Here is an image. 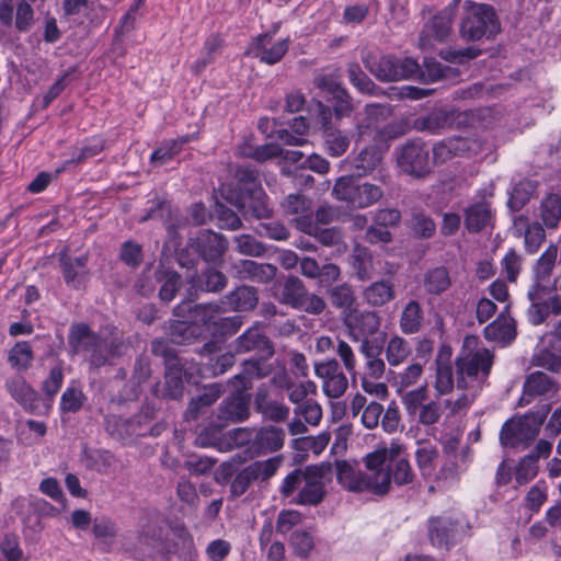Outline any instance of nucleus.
<instances>
[{
    "instance_id": "nucleus-23",
    "label": "nucleus",
    "mask_w": 561,
    "mask_h": 561,
    "mask_svg": "<svg viewBox=\"0 0 561 561\" xmlns=\"http://www.w3.org/2000/svg\"><path fill=\"white\" fill-rule=\"evenodd\" d=\"M424 374V366L420 363H411L401 371H391L389 381L396 389L397 394L401 397L403 402V394L410 391L409 389L420 381Z\"/></svg>"
},
{
    "instance_id": "nucleus-47",
    "label": "nucleus",
    "mask_w": 561,
    "mask_h": 561,
    "mask_svg": "<svg viewBox=\"0 0 561 561\" xmlns=\"http://www.w3.org/2000/svg\"><path fill=\"white\" fill-rule=\"evenodd\" d=\"M230 305L237 310L253 309L259 300L256 290L253 287H239L229 297Z\"/></svg>"
},
{
    "instance_id": "nucleus-44",
    "label": "nucleus",
    "mask_w": 561,
    "mask_h": 561,
    "mask_svg": "<svg viewBox=\"0 0 561 561\" xmlns=\"http://www.w3.org/2000/svg\"><path fill=\"white\" fill-rule=\"evenodd\" d=\"M450 284L449 274L444 267H437L430 271L424 279L426 291L434 295H438L447 290Z\"/></svg>"
},
{
    "instance_id": "nucleus-17",
    "label": "nucleus",
    "mask_w": 561,
    "mask_h": 561,
    "mask_svg": "<svg viewBox=\"0 0 561 561\" xmlns=\"http://www.w3.org/2000/svg\"><path fill=\"white\" fill-rule=\"evenodd\" d=\"M87 262L85 255L71 257L66 252L60 254L61 272L68 287L80 289L87 284L90 276Z\"/></svg>"
},
{
    "instance_id": "nucleus-2",
    "label": "nucleus",
    "mask_w": 561,
    "mask_h": 561,
    "mask_svg": "<svg viewBox=\"0 0 561 561\" xmlns=\"http://www.w3.org/2000/svg\"><path fill=\"white\" fill-rule=\"evenodd\" d=\"M331 473V466L324 463L296 469L285 477L279 492L293 504L316 506L327 494L325 483Z\"/></svg>"
},
{
    "instance_id": "nucleus-41",
    "label": "nucleus",
    "mask_w": 561,
    "mask_h": 561,
    "mask_svg": "<svg viewBox=\"0 0 561 561\" xmlns=\"http://www.w3.org/2000/svg\"><path fill=\"white\" fill-rule=\"evenodd\" d=\"M283 458L275 456L262 461H254L247 466L249 474L254 481H265L273 477L282 465Z\"/></svg>"
},
{
    "instance_id": "nucleus-22",
    "label": "nucleus",
    "mask_w": 561,
    "mask_h": 561,
    "mask_svg": "<svg viewBox=\"0 0 561 561\" xmlns=\"http://www.w3.org/2000/svg\"><path fill=\"white\" fill-rule=\"evenodd\" d=\"M240 278L256 283H267L276 276L277 268L272 264H260L252 260H241L233 265Z\"/></svg>"
},
{
    "instance_id": "nucleus-13",
    "label": "nucleus",
    "mask_w": 561,
    "mask_h": 561,
    "mask_svg": "<svg viewBox=\"0 0 561 561\" xmlns=\"http://www.w3.org/2000/svg\"><path fill=\"white\" fill-rule=\"evenodd\" d=\"M539 425L533 417L507 421L501 430L500 440L504 446L527 444L539 433Z\"/></svg>"
},
{
    "instance_id": "nucleus-27",
    "label": "nucleus",
    "mask_w": 561,
    "mask_h": 561,
    "mask_svg": "<svg viewBox=\"0 0 561 561\" xmlns=\"http://www.w3.org/2000/svg\"><path fill=\"white\" fill-rule=\"evenodd\" d=\"M236 350L240 353L259 350L267 353L268 355L273 354V350L267 337L262 333L259 327L250 328L239 336L236 340Z\"/></svg>"
},
{
    "instance_id": "nucleus-56",
    "label": "nucleus",
    "mask_w": 561,
    "mask_h": 561,
    "mask_svg": "<svg viewBox=\"0 0 561 561\" xmlns=\"http://www.w3.org/2000/svg\"><path fill=\"white\" fill-rule=\"evenodd\" d=\"M34 22V11L32 7L21 1L16 7L14 25L20 32H27L32 27Z\"/></svg>"
},
{
    "instance_id": "nucleus-59",
    "label": "nucleus",
    "mask_w": 561,
    "mask_h": 561,
    "mask_svg": "<svg viewBox=\"0 0 561 561\" xmlns=\"http://www.w3.org/2000/svg\"><path fill=\"white\" fill-rule=\"evenodd\" d=\"M92 533L98 539L112 540L117 535V528L115 523L108 518H95L93 520Z\"/></svg>"
},
{
    "instance_id": "nucleus-43",
    "label": "nucleus",
    "mask_w": 561,
    "mask_h": 561,
    "mask_svg": "<svg viewBox=\"0 0 561 561\" xmlns=\"http://www.w3.org/2000/svg\"><path fill=\"white\" fill-rule=\"evenodd\" d=\"M557 255L558 249L556 245H550L546 249L535 267V283L547 284V280L554 267Z\"/></svg>"
},
{
    "instance_id": "nucleus-49",
    "label": "nucleus",
    "mask_w": 561,
    "mask_h": 561,
    "mask_svg": "<svg viewBox=\"0 0 561 561\" xmlns=\"http://www.w3.org/2000/svg\"><path fill=\"white\" fill-rule=\"evenodd\" d=\"M157 278L159 282H162L159 293L160 298L164 301L172 300L180 286V276L174 272L159 271Z\"/></svg>"
},
{
    "instance_id": "nucleus-5",
    "label": "nucleus",
    "mask_w": 561,
    "mask_h": 561,
    "mask_svg": "<svg viewBox=\"0 0 561 561\" xmlns=\"http://www.w3.org/2000/svg\"><path fill=\"white\" fill-rule=\"evenodd\" d=\"M173 550L162 526L150 523L139 531L136 552L142 561H168Z\"/></svg>"
},
{
    "instance_id": "nucleus-15",
    "label": "nucleus",
    "mask_w": 561,
    "mask_h": 561,
    "mask_svg": "<svg viewBox=\"0 0 561 561\" xmlns=\"http://www.w3.org/2000/svg\"><path fill=\"white\" fill-rule=\"evenodd\" d=\"M69 343L76 352L92 351L91 362L93 365L101 366L105 363L106 359L101 355L103 342L93 335L85 324L79 323L71 327Z\"/></svg>"
},
{
    "instance_id": "nucleus-37",
    "label": "nucleus",
    "mask_w": 561,
    "mask_h": 561,
    "mask_svg": "<svg viewBox=\"0 0 561 561\" xmlns=\"http://www.w3.org/2000/svg\"><path fill=\"white\" fill-rule=\"evenodd\" d=\"M515 227L518 229L519 227H525L524 232V243L527 252L535 253L538 251L539 247L543 242L546 238L545 230L542 226L538 222L528 224L526 219L519 217L515 220Z\"/></svg>"
},
{
    "instance_id": "nucleus-54",
    "label": "nucleus",
    "mask_w": 561,
    "mask_h": 561,
    "mask_svg": "<svg viewBox=\"0 0 561 561\" xmlns=\"http://www.w3.org/2000/svg\"><path fill=\"white\" fill-rule=\"evenodd\" d=\"M388 470L394 483L398 485L411 483L414 478L410 462L403 458L396 460L393 466Z\"/></svg>"
},
{
    "instance_id": "nucleus-61",
    "label": "nucleus",
    "mask_w": 561,
    "mask_h": 561,
    "mask_svg": "<svg viewBox=\"0 0 561 561\" xmlns=\"http://www.w3.org/2000/svg\"><path fill=\"white\" fill-rule=\"evenodd\" d=\"M0 550L8 561L21 560L23 552L16 536L7 535L0 541Z\"/></svg>"
},
{
    "instance_id": "nucleus-9",
    "label": "nucleus",
    "mask_w": 561,
    "mask_h": 561,
    "mask_svg": "<svg viewBox=\"0 0 561 561\" xmlns=\"http://www.w3.org/2000/svg\"><path fill=\"white\" fill-rule=\"evenodd\" d=\"M371 73L381 81H399L414 77L419 72V64L412 58L382 57L373 67L367 65Z\"/></svg>"
},
{
    "instance_id": "nucleus-4",
    "label": "nucleus",
    "mask_w": 561,
    "mask_h": 561,
    "mask_svg": "<svg viewBox=\"0 0 561 561\" xmlns=\"http://www.w3.org/2000/svg\"><path fill=\"white\" fill-rule=\"evenodd\" d=\"M333 195L356 208H366L377 203L383 196V190L369 182L357 183L352 178H340L334 187Z\"/></svg>"
},
{
    "instance_id": "nucleus-24",
    "label": "nucleus",
    "mask_w": 561,
    "mask_h": 561,
    "mask_svg": "<svg viewBox=\"0 0 561 561\" xmlns=\"http://www.w3.org/2000/svg\"><path fill=\"white\" fill-rule=\"evenodd\" d=\"M284 439L285 433L282 428L275 426L261 427L255 431L253 448L259 454L273 453L283 447Z\"/></svg>"
},
{
    "instance_id": "nucleus-7",
    "label": "nucleus",
    "mask_w": 561,
    "mask_h": 561,
    "mask_svg": "<svg viewBox=\"0 0 561 561\" xmlns=\"http://www.w3.org/2000/svg\"><path fill=\"white\" fill-rule=\"evenodd\" d=\"M528 298L531 302L528 309V320L531 324L542 323L551 311L554 314L561 313V297L551 294L548 284L534 283L528 289Z\"/></svg>"
},
{
    "instance_id": "nucleus-33",
    "label": "nucleus",
    "mask_w": 561,
    "mask_h": 561,
    "mask_svg": "<svg viewBox=\"0 0 561 561\" xmlns=\"http://www.w3.org/2000/svg\"><path fill=\"white\" fill-rule=\"evenodd\" d=\"M363 296L368 305L381 307L394 298V288L390 280H379L366 287Z\"/></svg>"
},
{
    "instance_id": "nucleus-64",
    "label": "nucleus",
    "mask_w": 561,
    "mask_h": 561,
    "mask_svg": "<svg viewBox=\"0 0 561 561\" xmlns=\"http://www.w3.org/2000/svg\"><path fill=\"white\" fill-rule=\"evenodd\" d=\"M382 412L383 407L380 403L375 401L368 403L362 413V424L368 430L377 427Z\"/></svg>"
},
{
    "instance_id": "nucleus-26",
    "label": "nucleus",
    "mask_w": 561,
    "mask_h": 561,
    "mask_svg": "<svg viewBox=\"0 0 561 561\" xmlns=\"http://www.w3.org/2000/svg\"><path fill=\"white\" fill-rule=\"evenodd\" d=\"M248 416L249 400L241 392L232 394L220 407L219 417L226 422H241Z\"/></svg>"
},
{
    "instance_id": "nucleus-3",
    "label": "nucleus",
    "mask_w": 561,
    "mask_h": 561,
    "mask_svg": "<svg viewBox=\"0 0 561 561\" xmlns=\"http://www.w3.org/2000/svg\"><path fill=\"white\" fill-rule=\"evenodd\" d=\"M466 16L460 24V35L466 41H479L484 35L496 34L500 31L494 9L485 3L465 1Z\"/></svg>"
},
{
    "instance_id": "nucleus-16",
    "label": "nucleus",
    "mask_w": 561,
    "mask_h": 561,
    "mask_svg": "<svg viewBox=\"0 0 561 561\" xmlns=\"http://www.w3.org/2000/svg\"><path fill=\"white\" fill-rule=\"evenodd\" d=\"M344 322L355 341L374 335L380 327V318L377 313L356 309L345 316Z\"/></svg>"
},
{
    "instance_id": "nucleus-19",
    "label": "nucleus",
    "mask_w": 561,
    "mask_h": 561,
    "mask_svg": "<svg viewBox=\"0 0 561 561\" xmlns=\"http://www.w3.org/2000/svg\"><path fill=\"white\" fill-rule=\"evenodd\" d=\"M557 391V383L548 375L541 371H535L530 374L524 382L519 403L529 404L538 397L552 396Z\"/></svg>"
},
{
    "instance_id": "nucleus-31",
    "label": "nucleus",
    "mask_w": 561,
    "mask_h": 561,
    "mask_svg": "<svg viewBox=\"0 0 561 561\" xmlns=\"http://www.w3.org/2000/svg\"><path fill=\"white\" fill-rule=\"evenodd\" d=\"M538 217L548 229H556L561 219V196L549 194L541 199L538 208Z\"/></svg>"
},
{
    "instance_id": "nucleus-6",
    "label": "nucleus",
    "mask_w": 561,
    "mask_h": 561,
    "mask_svg": "<svg viewBox=\"0 0 561 561\" xmlns=\"http://www.w3.org/2000/svg\"><path fill=\"white\" fill-rule=\"evenodd\" d=\"M435 397L439 398L437 394ZM402 404L410 416L416 417L425 426L437 423L442 416V404L438 400H428L426 383L404 393Z\"/></svg>"
},
{
    "instance_id": "nucleus-10",
    "label": "nucleus",
    "mask_w": 561,
    "mask_h": 561,
    "mask_svg": "<svg viewBox=\"0 0 561 561\" xmlns=\"http://www.w3.org/2000/svg\"><path fill=\"white\" fill-rule=\"evenodd\" d=\"M459 2L460 0H454L449 7L426 24L419 43L423 50L431 49L435 43H440L449 36Z\"/></svg>"
},
{
    "instance_id": "nucleus-28",
    "label": "nucleus",
    "mask_w": 561,
    "mask_h": 561,
    "mask_svg": "<svg viewBox=\"0 0 561 561\" xmlns=\"http://www.w3.org/2000/svg\"><path fill=\"white\" fill-rule=\"evenodd\" d=\"M466 227L471 232H478L492 224V211L488 202L482 201L467 208Z\"/></svg>"
},
{
    "instance_id": "nucleus-51",
    "label": "nucleus",
    "mask_w": 561,
    "mask_h": 561,
    "mask_svg": "<svg viewBox=\"0 0 561 561\" xmlns=\"http://www.w3.org/2000/svg\"><path fill=\"white\" fill-rule=\"evenodd\" d=\"M325 144L331 156L340 157L347 150L350 140L341 131L327 128Z\"/></svg>"
},
{
    "instance_id": "nucleus-48",
    "label": "nucleus",
    "mask_w": 561,
    "mask_h": 561,
    "mask_svg": "<svg viewBox=\"0 0 561 561\" xmlns=\"http://www.w3.org/2000/svg\"><path fill=\"white\" fill-rule=\"evenodd\" d=\"M306 294L302 282L297 277H289L284 284L282 301L297 308Z\"/></svg>"
},
{
    "instance_id": "nucleus-35",
    "label": "nucleus",
    "mask_w": 561,
    "mask_h": 561,
    "mask_svg": "<svg viewBox=\"0 0 561 561\" xmlns=\"http://www.w3.org/2000/svg\"><path fill=\"white\" fill-rule=\"evenodd\" d=\"M412 354L410 343L401 336H392L385 350V355L390 366H399L404 363Z\"/></svg>"
},
{
    "instance_id": "nucleus-58",
    "label": "nucleus",
    "mask_w": 561,
    "mask_h": 561,
    "mask_svg": "<svg viewBox=\"0 0 561 561\" xmlns=\"http://www.w3.org/2000/svg\"><path fill=\"white\" fill-rule=\"evenodd\" d=\"M274 381L278 382L282 387L287 388L288 398L293 403L298 405L306 401L305 399L307 398V392L305 388L300 387V385L290 383L285 373H282L279 376H275Z\"/></svg>"
},
{
    "instance_id": "nucleus-38",
    "label": "nucleus",
    "mask_w": 561,
    "mask_h": 561,
    "mask_svg": "<svg viewBox=\"0 0 561 561\" xmlns=\"http://www.w3.org/2000/svg\"><path fill=\"white\" fill-rule=\"evenodd\" d=\"M423 321V310L421 305L415 301H409L400 317V329L405 334H412L420 330Z\"/></svg>"
},
{
    "instance_id": "nucleus-40",
    "label": "nucleus",
    "mask_w": 561,
    "mask_h": 561,
    "mask_svg": "<svg viewBox=\"0 0 561 561\" xmlns=\"http://www.w3.org/2000/svg\"><path fill=\"white\" fill-rule=\"evenodd\" d=\"M417 467L424 477H433L435 473V461L438 458L437 448L430 444H422L415 451Z\"/></svg>"
},
{
    "instance_id": "nucleus-57",
    "label": "nucleus",
    "mask_w": 561,
    "mask_h": 561,
    "mask_svg": "<svg viewBox=\"0 0 561 561\" xmlns=\"http://www.w3.org/2000/svg\"><path fill=\"white\" fill-rule=\"evenodd\" d=\"M351 82L364 93H371L374 90L373 81L362 71L359 65L351 64L347 69Z\"/></svg>"
},
{
    "instance_id": "nucleus-50",
    "label": "nucleus",
    "mask_w": 561,
    "mask_h": 561,
    "mask_svg": "<svg viewBox=\"0 0 561 561\" xmlns=\"http://www.w3.org/2000/svg\"><path fill=\"white\" fill-rule=\"evenodd\" d=\"M294 412L297 415H301L305 419V422L311 426L319 425L322 419V409L320 404L314 400H306L305 402L298 404Z\"/></svg>"
},
{
    "instance_id": "nucleus-18",
    "label": "nucleus",
    "mask_w": 561,
    "mask_h": 561,
    "mask_svg": "<svg viewBox=\"0 0 561 561\" xmlns=\"http://www.w3.org/2000/svg\"><path fill=\"white\" fill-rule=\"evenodd\" d=\"M451 356V348L444 345L437 355L435 360V378L433 381V388L437 397H443L450 393L455 387L454 370L449 363Z\"/></svg>"
},
{
    "instance_id": "nucleus-62",
    "label": "nucleus",
    "mask_w": 561,
    "mask_h": 561,
    "mask_svg": "<svg viewBox=\"0 0 561 561\" xmlns=\"http://www.w3.org/2000/svg\"><path fill=\"white\" fill-rule=\"evenodd\" d=\"M331 301L339 308H350L354 300V293L347 285H340L334 287L330 293Z\"/></svg>"
},
{
    "instance_id": "nucleus-60",
    "label": "nucleus",
    "mask_w": 561,
    "mask_h": 561,
    "mask_svg": "<svg viewBox=\"0 0 561 561\" xmlns=\"http://www.w3.org/2000/svg\"><path fill=\"white\" fill-rule=\"evenodd\" d=\"M237 250L245 255L261 256L264 253V247L249 234H242L236 238Z\"/></svg>"
},
{
    "instance_id": "nucleus-8",
    "label": "nucleus",
    "mask_w": 561,
    "mask_h": 561,
    "mask_svg": "<svg viewBox=\"0 0 561 561\" xmlns=\"http://www.w3.org/2000/svg\"><path fill=\"white\" fill-rule=\"evenodd\" d=\"M397 162L404 173L424 176L431 170L430 149L423 142H409L398 151Z\"/></svg>"
},
{
    "instance_id": "nucleus-25",
    "label": "nucleus",
    "mask_w": 561,
    "mask_h": 561,
    "mask_svg": "<svg viewBox=\"0 0 561 561\" xmlns=\"http://www.w3.org/2000/svg\"><path fill=\"white\" fill-rule=\"evenodd\" d=\"M297 227L299 230L314 236L325 247L336 245L339 250H345V245L342 243V232L336 228L320 229L306 218L298 219Z\"/></svg>"
},
{
    "instance_id": "nucleus-39",
    "label": "nucleus",
    "mask_w": 561,
    "mask_h": 561,
    "mask_svg": "<svg viewBox=\"0 0 561 561\" xmlns=\"http://www.w3.org/2000/svg\"><path fill=\"white\" fill-rule=\"evenodd\" d=\"M33 359L34 354L28 342H18L9 351L8 360L10 365L16 370L21 371L28 369Z\"/></svg>"
},
{
    "instance_id": "nucleus-21",
    "label": "nucleus",
    "mask_w": 561,
    "mask_h": 561,
    "mask_svg": "<svg viewBox=\"0 0 561 561\" xmlns=\"http://www.w3.org/2000/svg\"><path fill=\"white\" fill-rule=\"evenodd\" d=\"M170 536L167 535V540L174 548L171 556L178 554L182 561H196L197 551L193 537L183 525L172 527Z\"/></svg>"
},
{
    "instance_id": "nucleus-20",
    "label": "nucleus",
    "mask_w": 561,
    "mask_h": 561,
    "mask_svg": "<svg viewBox=\"0 0 561 561\" xmlns=\"http://www.w3.org/2000/svg\"><path fill=\"white\" fill-rule=\"evenodd\" d=\"M236 179L240 185L241 193L233 198L227 196L226 198L239 209H243L247 206L248 195L260 196L261 190H259L257 172L251 168H240L236 173Z\"/></svg>"
},
{
    "instance_id": "nucleus-42",
    "label": "nucleus",
    "mask_w": 561,
    "mask_h": 561,
    "mask_svg": "<svg viewBox=\"0 0 561 561\" xmlns=\"http://www.w3.org/2000/svg\"><path fill=\"white\" fill-rule=\"evenodd\" d=\"M190 141V137H182L176 140H168L157 148L150 157L156 165H163L172 160L182 149V146Z\"/></svg>"
},
{
    "instance_id": "nucleus-52",
    "label": "nucleus",
    "mask_w": 561,
    "mask_h": 561,
    "mask_svg": "<svg viewBox=\"0 0 561 561\" xmlns=\"http://www.w3.org/2000/svg\"><path fill=\"white\" fill-rule=\"evenodd\" d=\"M538 473L537 457L527 456L517 466L515 479L518 484H526Z\"/></svg>"
},
{
    "instance_id": "nucleus-63",
    "label": "nucleus",
    "mask_w": 561,
    "mask_h": 561,
    "mask_svg": "<svg viewBox=\"0 0 561 561\" xmlns=\"http://www.w3.org/2000/svg\"><path fill=\"white\" fill-rule=\"evenodd\" d=\"M165 396L172 399L181 397L183 381L179 369L170 368L165 374Z\"/></svg>"
},
{
    "instance_id": "nucleus-30",
    "label": "nucleus",
    "mask_w": 561,
    "mask_h": 561,
    "mask_svg": "<svg viewBox=\"0 0 561 561\" xmlns=\"http://www.w3.org/2000/svg\"><path fill=\"white\" fill-rule=\"evenodd\" d=\"M515 335L516 329L514 320L502 314L484 328V336L489 341L511 342Z\"/></svg>"
},
{
    "instance_id": "nucleus-55",
    "label": "nucleus",
    "mask_w": 561,
    "mask_h": 561,
    "mask_svg": "<svg viewBox=\"0 0 561 561\" xmlns=\"http://www.w3.org/2000/svg\"><path fill=\"white\" fill-rule=\"evenodd\" d=\"M531 363L535 366L558 373L561 370V355L549 350H541L533 356Z\"/></svg>"
},
{
    "instance_id": "nucleus-46",
    "label": "nucleus",
    "mask_w": 561,
    "mask_h": 561,
    "mask_svg": "<svg viewBox=\"0 0 561 561\" xmlns=\"http://www.w3.org/2000/svg\"><path fill=\"white\" fill-rule=\"evenodd\" d=\"M289 545L296 557L307 559L314 548L313 536L306 530H296L290 536Z\"/></svg>"
},
{
    "instance_id": "nucleus-29",
    "label": "nucleus",
    "mask_w": 561,
    "mask_h": 561,
    "mask_svg": "<svg viewBox=\"0 0 561 561\" xmlns=\"http://www.w3.org/2000/svg\"><path fill=\"white\" fill-rule=\"evenodd\" d=\"M363 491L374 494H387L391 486V476L388 469H375L362 472Z\"/></svg>"
},
{
    "instance_id": "nucleus-45",
    "label": "nucleus",
    "mask_w": 561,
    "mask_h": 561,
    "mask_svg": "<svg viewBox=\"0 0 561 561\" xmlns=\"http://www.w3.org/2000/svg\"><path fill=\"white\" fill-rule=\"evenodd\" d=\"M202 252L208 260H215L227 249L224 238L215 232L207 231L201 238Z\"/></svg>"
},
{
    "instance_id": "nucleus-14",
    "label": "nucleus",
    "mask_w": 561,
    "mask_h": 561,
    "mask_svg": "<svg viewBox=\"0 0 561 561\" xmlns=\"http://www.w3.org/2000/svg\"><path fill=\"white\" fill-rule=\"evenodd\" d=\"M288 46L289 41L287 38L273 42L270 34H263L252 42L247 54L259 58L262 62L274 65L284 57Z\"/></svg>"
},
{
    "instance_id": "nucleus-11",
    "label": "nucleus",
    "mask_w": 561,
    "mask_h": 561,
    "mask_svg": "<svg viewBox=\"0 0 561 561\" xmlns=\"http://www.w3.org/2000/svg\"><path fill=\"white\" fill-rule=\"evenodd\" d=\"M5 389L26 412L32 414H45L49 411L50 404L42 403V399L26 380L21 376L11 377L5 380Z\"/></svg>"
},
{
    "instance_id": "nucleus-34",
    "label": "nucleus",
    "mask_w": 561,
    "mask_h": 561,
    "mask_svg": "<svg viewBox=\"0 0 561 561\" xmlns=\"http://www.w3.org/2000/svg\"><path fill=\"white\" fill-rule=\"evenodd\" d=\"M382 161L381 152L377 148H365L353 161L357 176H365L377 170Z\"/></svg>"
},
{
    "instance_id": "nucleus-53",
    "label": "nucleus",
    "mask_w": 561,
    "mask_h": 561,
    "mask_svg": "<svg viewBox=\"0 0 561 561\" xmlns=\"http://www.w3.org/2000/svg\"><path fill=\"white\" fill-rule=\"evenodd\" d=\"M84 401L83 392L75 387H68L61 396L60 409L62 412H77Z\"/></svg>"
},
{
    "instance_id": "nucleus-32",
    "label": "nucleus",
    "mask_w": 561,
    "mask_h": 561,
    "mask_svg": "<svg viewBox=\"0 0 561 561\" xmlns=\"http://www.w3.org/2000/svg\"><path fill=\"white\" fill-rule=\"evenodd\" d=\"M458 531L449 518H435L430 524V539L434 546H448Z\"/></svg>"
},
{
    "instance_id": "nucleus-12",
    "label": "nucleus",
    "mask_w": 561,
    "mask_h": 561,
    "mask_svg": "<svg viewBox=\"0 0 561 561\" xmlns=\"http://www.w3.org/2000/svg\"><path fill=\"white\" fill-rule=\"evenodd\" d=\"M314 374L321 380V387L327 397L337 399L347 390V378L335 359L316 363Z\"/></svg>"
},
{
    "instance_id": "nucleus-1",
    "label": "nucleus",
    "mask_w": 561,
    "mask_h": 561,
    "mask_svg": "<svg viewBox=\"0 0 561 561\" xmlns=\"http://www.w3.org/2000/svg\"><path fill=\"white\" fill-rule=\"evenodd\" d=\"M493 353L477 344V339H465L463 347L455 360L457 397L446 399L444 405L451 414L469 409L482 391L493 365Z\"/></svg>"
},
{
    "instance_id": "nucleus-36",
    "label": "nucleus",
    "mask_w": 561,
    "mask_h": 561,
    "mask_svg": "<svg viewBox=\"0 0 561 561\" xmlns=\"http://www.w3.org/2000/svg\"><path fill=\"white\" fill-rule=\"evenodd\" d=\"M335 467L336 478L342 486L350 491L363 492L362 471L355 469L350 462L344 460L337 461Z\"/></svg>"
}]
</instances>
